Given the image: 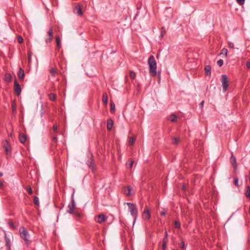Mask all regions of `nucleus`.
Instances as JSON below:
<instances>
[{
	"label": "nucleus",
	"mask_w": 250,
	"mask_h": 250,
	"mask_svg": "<svg viewBox=\"0 0 250 250\" xmlns=\"http://www.w3.org/2000/svg\"><path fill=\"white\" fill-rule=\"evenodd\" d=\"M147 63L149 66L150 75L152 77L155 76L157 73V63L153 56L151 55L149 57Z\"/></svg>",
	"instance_id": "1"
},
{
	"label": "nucleus",
	"mask_w": 250,
	"mask_h": 250,
	"mask_svg": "<svg viewBox=\"0 0 250 250\" xmlns=\"http://www.w3.org/2000/svg\"><path fill=\"white\" fill-rule=\"evenodd\" d=\"M19 232L21 238L23 240L27 245H29L30 244V240L28 231L24 227H21L19 229Z\"/></svg>",
	"instance_id": "2"
},
{
	"label": "nucleus",
	"mask_w": 250,
	"mask_h": 250,
	"mask_svg": "<svg viewBox=\"0 0 250 250\" xmlns=\"http://www.w3.org/2000/svg\"><path fill=\"white\" fill-rule=\"evenodd\" d=\"M127 205L131 214L134 217V221H135L138 214V209L136 205L130 203H127Z\"/></svg>",
	"instance_id": "3"
},
{
	"label": "nucleus",
	"mask_w": 250,
	"mask_h": 250,
	"mask_svg": "<svg viewBox=\"0 0 250 250\" xmlns=\"http://www.w3.org/2000/svg\"><path fill=\"white\" fill-rule=\"evenodd\" d=\"M221 82L222 84L223 91L226 92L229 86V80L226 75H222L221 78Z\"/></svg>",
	"instance_id": "4"
},
{
	"label": "nucleus",
	"mask_w": 250,
	"mask_h": 250,
	"mask_svg": "<svg viewBox=\"0 0 250 250\" xmlns=\"http://www.w3.org/2000/svg\"><path fill=\"white\" fill-rule=\"evenodd\" d=\"M76 208V205L73 197H72L71 203L68 206L67 212L72 214L74 213V209Z\"/></svg>",
	"instance_id": "5"
},
{
	"label": "nucleus",
	"mask_w": 250,
	"mask_h": 250,
	"mask_svg": "<svg viewBox=\"0 0 250 250\" xmlns=\"http://www.w3.org/2000/svg\"><path fill=\"white\" fill-rule=\"evenodd\" d=\"M107 217L103 214H100L95 217V220L96 222L101 224L106 221Z\"/></svg>",
	"instance_id": "6"
},
{
	"label": "nucleus",
	"mask_w": 250,
	"mask_h": 250,
	"mask_svg": "<svg viewBox=\"0 0 250 250\" xmlns=\"http://www.w3.org/2000/svg\"><path fill=\"white\" fill-rule=\"evenodd\" d=\"M14 91L15 93L17 95H20L21 93V88L20 86V85L18 83L17 80H15L14 83Z\"/></svg>",
	"instance_id": "7"
},
{
	"label": "nucleus",
	"mask_w": 250,
	"mask_h": 250,
	"mask_svg": "<svg viewBox=\"0 0 250 250\" xmlns=\"http://www.w3.org/2000/svg\"><path fill=\"white\" fill-rule=\"evenodd\" d=\"M53 30L52 28H50L47 32L48 37L46 38L45 42L46 43L50 42L53 39Z\"/></svg>",
	"instance_id": "8"
},
{
	"label": "nucleus",
	"mask_w": 250,
	"mask_h": 250,
	"mask_svg": "<svg viewBox=\"0 0 250 250\" xmlns=\"http://www.w3.org/2000/svg\"><path fill=\"white\" fill-rule=\"evenodd\" d=\"M123 192L126 196H130L134 194V192H132V189L130 187H125L123 189Z\"/></svg>",
	"instance_id": "9"
},
{
	"label": "nucleus",
	"mask_w": 250,
	"mask_h": 250,
	"mask_svg": "<svg viewBox=\"0 0 250 250\" xmlns=\"http://www.w3.org/2000/svg\"><path fill=\"white\" fill-rule=\"evenodd\" d=\"M150 217V213L147 207L145 208L143 214V218L145 220H148Z\"/></svg>",
	"instance_id": "10"
},
{
	"label": "nucleus",
	"mask_w": 250,
	"mask_h": 250,
	"mask_svg": "<svg viewBox=\"0 0 250 250\" xmlns=\"http://www.w3.org/2000/svg\"><path fill=\"white\" fill-rule=\"evenodd\" d=\"M18 76L20 80H23L24 78V70L21 68H20L18 72Z\"/></svg>",
	"instance_id": "11"
},
{
	"label": "nucleus",
	"mask_w": 250,
	"mask_h": 250,
	"mask_svg": "<svg viewBox=\"0 0 250 250\" xmlns=\"http://www.w3.org/2000/svg\"><path fill=\"white\" fill-rule=\"evenodd\" d=\"M3 147L7 155H8L9 153H10L11 147L7 141H6L4 144Z\"/></svg>",
	"instance_id": "12"
},
{
	"label": "nucleus",
	"mask_w": 250,
	"mask_h": 250,
	"mask_svg": "<svg viewBox=\"0 0 250 250\" xmlns=\"http://www.w3.org/2000/svg\"><path fill=\"white\" fill-rule=\"evenodd\" d=\"M52 147H55L57 146V143L58 141L57 137L56 135H53L52 137Z\"/></svg>",
	"instance_id": "13"
},
{
	"label": "nucleus",
	"mask_w": 250,
	"mask_h": 250,
	"mask_svg": "<svg viewBox=\"0 0 250 250\" xmlns=\"http://www.w3.org/2000/svg\"><path fill=\"white\" fill-rule=\"evenodd\" d=\"M113 125V121L111 119H109L107 121V128L108 130H111Z\"/></svg>",
	"instance_id": "14"
},
{
	"label": "nucleus",
	"mask_w": 250,
	"mask_h": 250,
	"mask_svg": "<svg viewBox=\"0 0 250 250\" xmlns=\"http://www.w3.org/2000/svg\"><path fill=\"white\" fill-rule=\"evenodd\" d=\"M26 139H27L26 136L25 134H24L23 133H21L20 134L19 140L21 142V143L23 144L26 141Z\"/></svg>",
	"instance_id": "15"
},
{
	"label": "nucleus",
	"mask_w": 250,
	"mask_h": 250,
	"mask_svg": "<svg viewBox=\"0 0 250 250\" xmlns=\"http://www.w3.org/2000/svg\"><path fill=\"white\" fill-rule=\"evenodd\" d=\"M56 44H57L56 49H57L58 50H59L60 48H61V47L62 46V44H61V39L59 36L56 37Z\"/></svg>",
	"instance_id": "16"
},
{
	"label": "nucleus",
	"mask_w": 250,
	"mask_h": 250,
	"mask_svg": "<svg viewBox=\"0 0 250 250\" xmlns=\"http://www.w3.org/2000/svg\"><path fill=\"white\" fill-rule=\"evenodd\" d=\"M171 139L172 144L174 145H178L180 142V138L179 137H172Z\"/></svg>",
	"instance_id": "17"
},
{
	"label": "nucleus",
	"mask_w": 250,
	"mask_h": 250,
	"mask_svg": "<svg viewBox=\"0 0 250 250\" xmlns=\"http://www.w3.org/2000/svg\"><path fill=\"white\" fill-rule=\"evenodd\" d=\"M205 73L206 75H209L211 74V66L210 65H207L205 68Z\"/></svg>",
	"instance_id": "18"
},
{
	"label": "nucleus",
	"mask_w": 250,
	"mask_h": 250,
	"mask_svg": "<svg viewBox=\"0 0 250 250\" xmlns=\"http://www.w3.org/2000/svg\"><path fill=\"white\" fill-rule=\"evenodd\" d=\"M230 162H231L232 165L234 167H237L236 158H235V157L233 155H232L230 157Z\"/></svg>",
	"instance_id": "19"
},
{
	"label": "nucleus",
	"mask_w": 250,
	"mask_h": 250,
	"mask_svg": "<svg viewBox=\"0 0 250 250\" xmlns=\"http://www.w3.org/2000/svg\"><path fill=\"white\" fill-rule=\"evenodd\" d=\"M12 76L9 73H6L4 76V80L7 82H10L11 81Z\"/></svg>",
	"instance_id": "20"
},
{
	"label": "nucleus",
	"mask_w": 250,
	"mask_h": 250,
	"mask_svg": "<svg viewBox=\"0 0 250 250\" xmlns=\"http://www.w3.org/2000/svg\"><path fill=\"white\" fill-rule=\"evenodd\" d=\"M75 10L76 11V12L78 15L82 16L83 15L82 9L79 6H76Z\"/></svg>",
	"instance_id": "21"
},
{
	"label": "nucleus",
	"mask_w": 250,
	"mask_h": 250,
	"mask_svg": "<svg viewBox=\"0 0 250 250\" xmlns=\"http://www.w3.org/2000/svg\"><path fill=\"white\" fill-rule=\"evenodd\" d=\"M103 102L105 104H107L108 98L106 93H104L103 95Z\"/></svg>",
	"instance_id": "22"
},
{
	"label": "nucleus",
	"mask_w": 250,
	"mask_h": 250,
	"mask_svg": "<svg viewBox=\"0 0 250 250\" xmlns=\"http://www.w3.org/2000/svg\"><path fill=\"white\" fill-rule=\"evenodd\" d=\"M87 164L89 167L93 168L94 167V161L92 159L90 158L87 161Z\"/></svg>",
	"instance_id": "23"
},
{
	"label": "nucleus",
	"mask_w": 250,
	"mask_h": 250,
	"mask_svg": "<svg viewBox=\"0 0 250 250\" xmlns=\"http://www.w3.org/2000/svg\"><path fill=\"white\" fill-rule=\"evenodd\" d=\"M50 73L51 76L55 77L56 74L57 73V71L54 68H51L50 70Z\"/></svg>",
	"instance_id": "24"
},
{
	"label": "nucleus",
	"mask_w": 250,
	"mask_h": 250,
	"mask_svg": "<svg viewBox=\"0 0 250 250\" xmlns=\"http://www.w3.org/2000/svg\"><path fill=\"white\" fill-rule=\"evenodd\" d=\"M5 246H6V249L7 250H10V249H11L10 241L8 239H6Z\"/></svg>",
	"instance_id": "25"
},
{
	"label": "nucleus",
	"mask_w": 250,
	"mask_h": 250,
	"mask_svg": "<svg viewBox=\"0 0 250 250\" xmlns=\"http://www.w3.org/2000/svg\"><path fill=\"white\" fill-rule=\"evenodd\" d=\"M48 97L51 101H54L56 100V95L54 93H50Z\"/></svg>",
	"instance_id": "26"
},
{
	"label": "nucleus",
	"mask_w": 250,
	"mask_h": 250,
	"mask_svg": "<svg viewBox=\"0 0 250 250\" xmlns=\"http://www.w3.org/2000/svg\"><path fill=\"white\" fill-rule=\"evenodd\" d=\"M177 117L175 114H172L170 117L169 120L171 122H175L177 120Z\"/></svg>",
	"instance_id": "27"
},
{
	"label": "nucleus",
	"mask_w": 250,
	"mask_h": 250,
	"mask_svg": "<svg viewBox=\"0 0 250 250\" xmlns=\"http://www.w3.org/2000/svg\"><path fill=\"white\" fill-rule=\"evenodd\" d=\"M246 196L247 197H250V187L248 186L247 187V191L246 192Z\"/></svg>",
	"instance_id": "28"
},
{
	"label": "nucleus",
	"mask_w": 250,
	"mask_h": 250,
	"mask_svg": "<svg viewBox=\"0 0 250 250\" xmlns=\"http://www.w3.org/2000/svg\"><path fill=\"white\" fill-rule=\"evenodd\" d=\"M34 203L36 206L39 205V200L37 196H35L34 197Z\"/></svg>",
	"instance_id": "29"
},
{
	"label": "nucleus",
	"mask_w": 250,
	"mask_h": 250,
	"mask_svg": "<svg viewBox=\"0 0 250 250\" xmlns=\"http://www.w3.org/2000/svg\"><path fill=\"white\" fill-rule=\"evenodd\" d=\"M135 142V139L131 137L129 138V140L128 141V145L129 146H132L133 145L134 143Z\"/></svg>",
	"instance_id": "30"
},
{
	"label": "nucleus",
	"mask_w": 250,
	"mask_h": 250,
	"mask_svg": "<svg viewBox=\"0 0 250 250\" xmlns=\"http://www.w3.org/2000/svg\"><path fill=\"white\" fill-rule=\"evenodd\" d=\"M129 76L131 79H134L136 77V74L134 72L131 71H130Z\"/></svg>",
	"instance_id": "31"
},
{
	"label": "nucleus",
	"mask_w": 250,
	"mask_h": 250,
	"mask_svg": "<svg viewBox=\"0 0 250 250\" xmlns=\"http://www.w3.org/2000/svg\"><path fill=\"white\" fill-rule=\"evenodd\" d=\"M175 228L176 229H180L181 227L180 223L178 221H175L174 222Z\"/></svg>",
	"instance_id": "32"
},
{
	"label": "nucleus",
	"mask_w": 250,
	"mask_h": 250,
	"mask_svg": "<svg viewBox=\"0 0 250 250\" xmlns=\"http://www.w3.org/2000/svg\"><path fill=\"white\" fill-rule=\"evenodd\" d=\"M26 190L30 195L32 194V193H33L32 189L31 187L30 186L27 187Z\"/></svg>",
	"instance_id": "33"
},
{
	"label": "nucleus",
	"mask_w": 250,
	"mask_h": 250,
	"mask_svg": "<svg viewBox=\"0 0 250 250\" xmlns=\"http://www.w3.org/2000/svg\"><path fill=\"white\" fill-rule=\"evenodd\" d=\"M110 105L111 112H114V111L115 110V104L113 102H111Z\"/></svg>",
	"instance_id": "34"
},
{
	"label": "nucleus",
	"mask_w": 250,
	"mask_h": 250,
	"mask_svg": "<svg viewBox=\"0 0 250 250\" xmlns=\"http://www.w3.org/2000/svg\"><path fill=\"white\" fill-rule=\"evenodd\" d=\"M134 162L133 161H129L128 162V163H126V165L127 167H129V168H131L133 165Z\"/></svg>",
	"instance_id": "35"
},
{
	"label": "nucleus",
	"mask_w": 250,
	"mask_h": 250,
	"mask_svg": "<svg viewBox=\"0 0 250 250\" xmlns=\"http://www.w3.org/2000/svg\"><path fill=\"white\" fill-rule=\"evenodd\" d=\"M73 214H74L75 215H76V216L79 218H81L82 216H83V214L81 213H79V212H76V211H74V213H73Z\"/></svg>",
	"instance_id": "36"
},
{
	"label": "nucleus",
	"mask_w": 250,
	"mask_h": 250,
	"mask_svg": "<svg viewBox=\"0 0 250 250\" xmlns=\"http://www.w3.org/2000/svg\"><path fill=\"white\" fill-rule=\"evenodd\" d=\"M179 246L181 249H185V243L183 241H182L179 244Z\"/></svg>",
	"instance_id": "37"
},
{
	"label": "nucleus",
	"mask_w": 250,
	"mask_h": 250,
	"mask_svg": "<svg viewBox=\"0 0 250 250\" xmlns=\"http://www.w3.org/2000/svg\"><path fill=\"white\" fill-rule=\"evenodd\" d=\"M221 54H224L225 56L226 57L228 54V50L226 48H223L221 50Z\"/></svg>",
	"instance_id": "38"
},
{
	"label": "nucleus",
	"mask_w": 250,
	"mask_h": 250,
	"mask_svg": "<svg viewBox=\"0 0 250 250\" xmlns=\"http://www.w3.org/2000/svg\"><path fill=\"white\" fill-rule=\"evenodd\" d=\"M234 184L237 187H239V185L238 184V179L237 178H235L234 179Z\"/></svg>",
	"instance_id": "39"
},
{
	"label": "nucleus",
	"mask_w": 250,
	"mask_h": 250,
	"mask_svg": "<svg viewBox=\"0 0 250 250\" xmlns=\"http://www.w3.org/2000/svg\"><path fill=\"white\" fill-rule=\"evenodd\" d=\"M223 62H223V61L222 60H218V61H217V65H218L219 66L221 67V66H222L223 65Z\"/></svg>",
	"instance_id": "40"
},
{
	"label": "nucleus",
	"mask_w": 250,
	"mask_h": 250,
	"mask_svg": "<svg viewBox=\"0 0 250 250\" xmlns=\"http://www.w3.org/2000/svg\"><path fill=\"white\" fill-rule=\"evenodd\" d=\"M17 40L20 43H21L23 42V39L21 36H18Z\"/></svg>",
	"instance_id": "41"
},
{
	"label": "nucleus",
	"mask_w": 250,
	"mask_h": 250,
	"mask_svg": "<svg viewBox=\"0 0 250 250\" xmlns=\"http://www.w3.org/2000/svg\"><path fill=\"white\" fill-rule=\"evenodd\" d=\"M228 47L230 48H234L233 43H232L231 42H228Z\"/></svg>",
	"instance_id": "42"
},
{
	"label": "nucleus",
	"mask_w": 250,
	"mask_h": 250,
	"mask_svg": "<svg viewBox=\"0 0 250 250\" xmlns=\"http://www.w3.org/2000/svg\"><path fill=\"white\" fill-rule=\"evenodd\" d=\"M245 0H236L237 2L240 5H243L245 2Z\"/></svg>",
	"instance_id": "43"
},
{
	"label": "nucleus",
	"mask_w": 250,
	"mask_h": 250,
	"mask_svg": "<svg viewBox=\"0 0 250 250\" xmlns=\"http://www.w3.org/2000/svg\"><path fill=\"white\" fill-rule=\"evenodd\" d=\"M165 33V28L164 27H162V31H161V36L162 37L164 34Z\"/></svg>",
	"instance_id": "44"
},
{
	"label": "nucleus",
	"mask_w": 250,
	"mask_h": 250,
	"mask_svg": "<svg viewBox=\"0 0 250 250\" xmlns=\"http://www.w3.org/2000/svg\"><path fill=\"white\" fill-rule=\"evenodd\" d=\"M53 130L54 133H56L57 131V125H54L53 126Z\"/></svg>",
	"instance_id": "45"
},
{
	"label": "nucleus",
	"mask_w": 250,
	"mask_h": 250,
	"mask_svg": "<svg viewBox=\"0 0 250 250\" xmlns=\"http://www.w3.org/2000/svg\"><path fill=\"white\" fill-rule=\"evenodd\" d=\"M160 214L162 216H165L166 214V211H165V209H163V210H162L160 212Z\"/></svg>",
	"instance_id": "46"
},
{
	"label": "nucleus",
	"mask_w": 250,
	"mask_h": 250,
	"mask_svg": "<svg viewBox=\"0 0 250 250\" xmlns=\"http://www.w3.org/2000/svg\"><path fill=\"white\" fill-rule=\"evenodd\" d=\"M168 242V239L167 238H164L163 240V243L167 244Z\"/></svg>",
	"instance_id": "47"
},
{
	"label": "nucleus",
	"mask_w": 250,
	"mask_h": 250,
	"mask_svg": "<svg viewBox=\"0 0 250 250\" xmlns=\"http://www.w3.org/2000/svg\"><path fill=\"white\" fill-rule=\"evenodd\" d=\"M31 57H32L31 53H28V59L29 62H30L31 61Z\"/></svg>",
	"instance_id": "48"
},
{
	"label": "nucleus",
	"mask_w": 250,
	"mask_h": 250,
	"mask_svg": "<svg viewBox=\"0 0 250 250\" xmlns=\"http://www.w3.org/2000/svg\"><path fill=\"white\" fill-rule=\"evenodd\" d=\"M9 225L11 227H12L13 229H16V227L14 226L13 223L12 222H10L9 223Z\"/></svg>",
	"instance_id": "49"
},
{
	"label": "nucleus",
	"mask_w": 250,
	"mask_h": 250,
	"mask_svg": "<svg viewBox=\"0 0 250 250\" xmlns=\"http://www.w3.org/2000/svg\"><path fill=\"white\" fill-rule=\"evenodd\" d=\"M246 67L248 69H250V62L249 61H248L247 62H246Z\"/></svg>",
	"instance_id": "50"
},
{
	"label": "nucleus",
	"mask_w": 250,
	"mask_h": 250,
	"mask_svg": "<svg viewBox=\"0 0 250 250\" xmlns=\"http://www.w3.org/2000/svg\"><path fill=\"white\" fill-rule=\"evenodd\" d=\"M167 245L166 244H163V245H162V249L163 250H165L166 249V247H167Z\"/></svg>",
	"instance_id": "51"
},
{
	"label": "nucleus",
	"mask_w": 250,
	"mask_h": 250,
	"mask_svg": "<svg viewBox=\"0 0 250 250\" xmlns=\"http://www.w3.org/2000/svg\"><path fill=\"white\" fill-rule=\"evenodd\" d=\"M167 237H168L167 232V231H165V237L164 238H167Z\"/></svg>",
	"instance_id": "52"
},
{
	"label": "nucleus",
	"mask_w": 250,
	"mask_h": 250,
	"mask_svg": "<svg viewBox=\"0 0 250 250\" xmlns=\"http://www.w3.org/2000/svg\"><path fill=\"white\" fill-rule=\"evenodd\" d=\"M204 101H202L200 104V106L201 107H203V105H204Z\"/></svg>",
	"instance_id": "53"
},
{
	"label": "nucleus",
	"mask_w": 250,
	"mask_h": 250,
	"mask_svg": "<svg viewBox=\"0 0 250 250\" xmlns=\"http://www.w3.org/2000/svg\"><path fill=\"white\" fill-rule=\"evenodd\" d=\"M3 186V183L2 182L0 181V188H1Z\"/></svg>",
	"instance_id": "54"
},
{
	"label": "nucleus",
	"mask_w": 250,
	"mask_h": 250,
	"mask_svg": "<svg viewBox=\"0 0 250 250\" xmlns=\"http://www.w3.org/2000/svg\"><path fill=\"white\" fill-rule=\"evenodd\" d=\"M3 175V174L2 173H0V177H1Z\"/></svg>",
	"instance_id": "55"
},
{
	"label": "nucleus",
	"mask_w": 250,
	"mask_h": 250,
	"mask_svg": "<svg viewBox=\"0 0 250 250\" xmlns=\"http://www.w3.org/2000/svg\"><path fill=\"white\" fill-rule=\"evenodd\" d=\"M249 174H250V178H249V180H250V173H249Z\"/></svg>",
	"instance_id": "56"
}]
</instances>
